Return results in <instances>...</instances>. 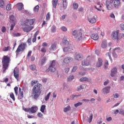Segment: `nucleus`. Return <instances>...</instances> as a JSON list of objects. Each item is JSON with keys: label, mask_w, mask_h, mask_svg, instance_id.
<instances>
[{"label": "nucleus", "mask_w": 124, "mask_h": 124, "mask_svg": "<svg viewBox=\"0 0 124 124\" xmlns=\"http://www.w3.org/2000/svg\"><path fill=\"white\" fill-rule=\"evenodd\" d=\"M34 22H35V19H27L25 20L22 24L23 31L25 32H30L33 29V26H32L34 23Z\"/></svg>", "instance_id": "obj_1"}, {"label": "nucleus", "mask_w": 124, "mask_h": 124, "mask_svg": "<svg viewBox=\"0 0 124 124\" xmlns=\"http://www.w3.org/2000/svg\"><path fill=\"white\" fill-rule=\"evenodd\" d=\"M42 89V85L39 83L35 85L32 89V94L34 95V99H37L41 94V90Z\"/></svg>", "instance_id": "obj_2"}, {"label": "nucleus", "mask_w": 124, "mask_h": 124, "mask_svg": "<svg viewBox=\"0 0 124 124\" xmlns=\"http://www.w3.org/2000/svg\"><path fill=\"white\" fill-rule=\"evenodd\" d=\"M9 62H10V57L8 56H4L2 59L3 73H5V71L8 69Z\"/></svg>", "instance_id": "obj_3"}, {"label": "nucleus", "mask_w": 124, "mask_h": 124, "mask_svg": "<svg viewBox=\"0 0 124 124\" xmlns=\"http://www.w3.org/2000/svg\"><path fill=\"white\" fill-rule=\"evenodd\" d=\"M56 64H57V62H56V61L55 60L52 61L50 62L48 69H47L46 70V72H49V71H50L51 72H55V71H56Z\"/></svg>", "instance_id": "obj_4"}, {"label": "nucleus", "mask_w": 124, "mask_h": 124, "mask_svg": "<svg viewBox=\"0 0 124 124\" xmlns=\"http://www.w3.org/2000/svg\"><path fill=\"white\" fill-rule=\"evenodd\" d=\"M27 44L26 43H21L18 46L16 50V55H18L20 52L25 51L27 48Z\"/></svg>", "instance_id": "obj_5"}, {"label": "nucleus", "mask_w": 124, "mask_h": 124, "mask_svg": "<svg viewBox=\"0 0 124 124\" xmlns=\"http://www.w3.org/2000/svg\"><path fill=\"white\" fill-rule=\"evenodd\" d=\"M23 110L25 111V112H27V113L35 114V113L37 112V110H38V107H37L36 106H35L31 108H23Z\"/></svg>", "instance_id": "obj_6"}, {"label": "nucleus", "mask_w": 124, "mask_h": 124, "mask_svg": "<svg viewBox=\"0 0 124 124\" xmlns=\"http://www.w3.org/2000/svg\"><path fill=\"white\" fill-rule=\"evenodd\" d=\"M93 32H96V34L93 33L91 35V37L92 39H93V40H97L99 38L98 35L97 34V33H98V31H100V28L99 27H95L93 29Z\"/></svg>", "instance_id": "obj_7"}, {"label": "nucleus", "mask_w": 124, "mask_h": 124, "mask_svg": "<svg viewBox=\"0 0 124 124\" xmlns=\"http://www.w3.org/2000/svg\"><path fill=\"white\" fill-rule=\"evenodd\" d=\"M111 37L113 40L119 41V30L113 31L111 34Z\"/></svg>", "instance_id": "obj_8"}, {"label": "nucleus", "mask_w": 124, "mask_h": 124, "mask_svg": "<svg viewBox=\"0 0 124 124\" xmlns=\"http://www.w3.org/2000/svg\"><path fill=\"white\" fill-rule=\"evenodd\" d=\"M19 70L17 67H16L14 70V76L16 79L18 81L20 78V74H19Z\"/></svg>", "instance_id": "obj_9"}, {"label": "nucleus", "mask_w": 124, "mask_h": 124, "mask_svg": "<svg viewBox=\"0 0 124 124\" xmlns=\"http://www.w3.org/2000/svg\"><path fill=\"white\" fill-rule=\"evenodd\" d=\"M110 1L113 2V5L115 8H118L121 5V0H110Z\"/></svg>", "instance_id": "obj_10"}, {"label": "nucleus", "mask_w": 124, "mask_h": 124, "mask_svg": "<svg viewBox=\"0 0 124 124\" xmlns=\"http://www.w3.org/2000/svg\"><path fill=\"white\" fill-rule=\"evenodd\" d=\"M112 1H106V7L108 10H112L113 9V5Z\"/></svg>", "instance_id": "obj_11"}, {"label": "nucleus", "mask_w": 124, "mask_h": 124, "mask_svg": "<svg viewBox=\"0 0 124 124\" xmlns=\"http://www.w3.org/2000/svg\"><path fill=\"white\" fill-rule=\"evenodd\" d=\"M75 38L77 41H80V40H82V38H83V33L81 32H78Z\"/></svg>", "instance_id": "obj_12"}, {"label": "nucleus", "mask_w": 124, "mask_h": 124, "mask_svg": "<svg viewBox=\"0 0 124 124\" xmlns=\"http://www.w3.org/2000/svg\"><path fill=\"white\" fill-rule=\"evenodd\" d=\"M16 7L18 11H22L24 9V4L22 2L17 3L16 4Z\"/></svg>", "instance_id": "obj_13"}, {"label": "nucleus", "mask_w": 124, "mask_h": 124, "mask_svg": "<svg viewBox=\"0 0 124 124\" xmlns=\"http://www.w3.org/2000/svg\"><path fill=\"white\" fill-rule=\"evenodd\" d=\"M24 97V93L21 88H19V93L18 94V99H22Z\"/></svg>", "instance_id": "obj_14"}, {"label": "nucleus", "mask_w": 124, "mask_h": 124, "mask_svg": "<svg viewBox=\"0 0 124 124\" xmlns=\"http://www.w3.org/2000/svg\"><path fill=\"white\" fill-rule=\"evenodd\" d=\"M83 59V55L81 54H77L75 56V59L76 61H81Z\"/></svg>", "instance_id": "obj_15"}, {"label": "nucleus", "mask_w": 124, "mask_h": 124, "mask_svg": "<svg viewBox=\"0 0 124 124\" xmlns=\"http://www.w3.org/2000/svg\"><path fill=\"white\" fill-rule=\"evenodd\" d=\"M81 64L82 66H87L88 65H90V64H91V63L90 62V61L86 59L82 61Z\"/></svg>", "instance_id": "obj_16"}, {"label": "nucleus", "mask_w": 124, "mask_h": 124, "mask_svg": "<svg viewBox=\"0 0 124 124\" xmlns=\"http://www.w3.org/2000/svg\"><path fill=\"white\" fill-rule=\"evenodd\" d=\"M117 71L118 70L117 69V67H114L111 70L110 76H111V77H114V76H115V75L117 74Z\"/></svg>", "instance_id": "obj_17"}, {"label": "nucleus", "mask_w": 124, "mask_h": 124, "mask_svg": "<svg viewBox=\"0 0 124 124\" xmlns=\"http://www.w3.org/2000/svg\"><path fill=\"white\" fill-rule=\"evenodd\" d=\"M72 61H73V59H72V58L67 57L64 59L63 62L65 63H69V62H72Z\"/></svg>", "instance_id": "obj_18"}, {"label": "nucleus", "mask_w": 124, "mask_h": 124, "mask_svg": "<svg viewBox=\"0 0 124 124\" xmlns=\"http://www.w3.org/2000/svg\"><path fill=\"white\" fill-rule=\"evenodd\" d=\"M110 89L111 87L110 86L105 87L104 89H103L102 92L103 93H110Z\"/></svg>", "instance_id": "obj_19"}, {"label": "nucleus", "mask_w": 124, "mask_h": 124, "mask_svg": "<svg viewBox=\"0 0 124 124\" xmlns=\"http://www.w3.org/2000/svg\"><path fill=\"white\" fill-rule=\"evenodd\" d=\"M102 62H103L102 59L99 58L97 62H96V66H97V67H100V66H102V64H103Z\"/></svg>", "instance_id": "obj_20"}, {"label": "nucleus", "mask_w": 124, "mask_h": 124, "mask_svg": "<svg viewBox=\"0 0 124 124\" xmlns=\"http://www.w3.org/2000/svg\"><path fill=\"white\" fill-rule=\"evenodd\" d=\"M88 21L91 24H94L96 22V19L94 16L92 17H89Z\"/></svg>", "instance_id": "obj_21"}, {"label": "nucleus", "mask_w": 124, "mask_h": 124, "mask_svg": "<svg viewBox=\"0 0 124 124\" xmlns=\"http://www.w3.org/2000/svg\"><path fill=\"white\" fill-rule=\"evenodd\" d=\"M62 43L63 45H66L67 46H68V45H69V42H68V41H67V40L66 39V37L64 36L63 37Z\"/></svg>", "instance_id": "obj_22"}, {"label": "nucleus", "mask_w": 124, "mask_h": 124, "mask_svg": "<svg viewBox=\"0 0 124 124\" xmlns=\"http://www.w3.org/2000/svg\"><path fill=\"white\" fill-rule=\"evenodd\" d=\"M102 7V4H100V3L97 2V5L95 6V8L96 9H97L98 11H101V9L100 8H101Z\"/></svg>", "instance_id": "obj_23"}, {"label": "nucleus", "mask_w": 124, "mask_h": 124, "mask_svg": "<svg viewBox=\"0 0 124 124\" xmlns=\"http://www.w3.org/2000/svg\"><path fill=\"white\" fill-rule=\"evenodd\" d=\"M101 47L103 49H105L107 47V43L106 41H103L101 44Z\"/></svg>", "instance_id": "obj_24"}, {"label": "nucleus", "mask_w": 124, "mask_h": 124, "mask_svg": "<svg viewBox=\"0 0 124 124\" xmlns=\"http://www.w3.org/2000/svg\"><path fill=\"white\" fill-rule=\"evenodd\" d=\"M58 1H59V0H53L52 5L54 8L57 7V5H58Z\"/></svg>", "instance_id": "obj_25"}, {"label": "nucleus", "mask_w": 124, "mask_h": 124, "mask_svg": "<svg viewBox=\"0 0 124 124\" xmlns=\"http://www.w3.org/2000/svg\"><path fill=\"white\" fill-rule=\"evenodd\" d=\"M63 0V8L65 9L67 7V0Z\"/></svg>", "instance_id": "obj_26"}, {"label": "nucleus", "mask_w": 124, "mask_h": 124, "mask_svg": "<svg viewBox=\"0 0 124 124\" xmlns=\"http://www.w3.org/2000/svg\"><path fill=\"white\" fill-rule=\"evenodd\" d=\"M79 81L80 82H88L89 81V78H80Z\"/></svg>", "instance_id": "obj_27"}, {"label": "nucleus", "mask_w": 124, "mask_h": 124, "mask_svg": "<svg viewBox=\"0 0 124 124\" xmlns=\"http://www.w3.org/2000/svg\"><path fill=\"white\" fill-rule=\"evenodd\" d=\"M57 49V44L53 43L51 44L50 50H56Z\"/></svg>", "instance_id": "obj_28"}, {"label": "nucleus", "mask_w": 124, "mask_h": 124, "mask_svg": "<svg viewBox=\"0 0 124 124\" xmlns=\"http://www.w3.org/2000/svg\"><path fill=\"white\" fill-rule=\"evenodd\" d=\"M45 109H46V106L45 105H42L40 108V111L42 113L45 112Z\"/></svg>", "instance_id": "obj_29"}, {"label": "nucleus", "mask_w": 124, "mask_h": 124, "mask_svg": "<svg viewBox=\"0 0 124 124\" xmlns=\"http://www.w3.org/2000/svg\"><path fill=\"white\" fill-rule=\"evenodd\" d=\"M10 18V20L11 21V22L12 23H14V21H15L16 22V19L14 17V16L13 15H11L9 17Z\"/></svg>", "instance_id": "obj_30"}, {"label": "nucleus", "mask_w": 124, "mask_h": 124, "mask_svg": "<svg viewBox=\"0 0 124 124\" xmlns=\"http://www.w3.org/2000/svg\"><path fill=\"white\" fill-rule=\"evenodd\" d=\"M63 51L64 52H68L69 51H71V48H70V46L65 47L63 48Z\"/></svg>", "instance_id": "obj_31"}, {"label": "nucleus", "mask_w": 124, "mask_h": 124, "mask_svg": "<svg viewBox=\"0 0 124 124\" xmlns=\"http://www.w3.org/2000/svg\"><path fill=\"white\" fill-rule=\"evenodd\" d=\"M39 10V5H37L36 6L34 7L33 8V11L35 13L38 12Z\"/></svg>", "instance_id": "obj_32"}, {"label": "nucleus", "mask_w": 124, "mask_h": 124, "mask_svg": "<svg viewBox=\"0 0 124 124\" xmlns=\"http://www.w3.org/2000/svg\"><path fill=\"white\" fill-rule=\"evenodd\" d=\"M30 67L31 70H32L33 71H35V70H36V66L34 64L31 65Z\"/></svg>", "instance_id": "obj_33"}, {"label": "nucleus", "mask_w": 124, "mask_h": 124, "mask_svg": "<svg viewBox=\"0 0 124 124\" xmlns=\"http://www.w3.org/2000/svg\"><path fill=\"white\" fill-rule=\"evenodd\" d=\"M124 38V33H120L118 35V41L122 39V38Z\"/></svg>", "instance_id": "obj_34"}, {"label": "nucleus", "mask_w": 124, "mask_h": 124, "mask_svg": "<svg viewBox=\"0 0 124 124\" xmlns=\"http://www.w3.org/2000/svg\"><path fill=\"white\" fill-rule=\"evenodd\" d=\"M16 25V21H14V22H12L11 25L10 31H13V29H14V27H15Z\"/></svg>", "instance_id": "obj_35"}, {"label": "nucleus", "mask_w": 124, "mask_h": 124, "mask_svg": "<svg viewBox=\"0 0 124 124\" xmlns=\"http://www.w3.org/2000/svg\"><path fill=\"white\" fill-rule=\"evenodd\" d=\"M70 109H71L70 106H68L67 107L64 108L63 111L65 112H67V111H70Z\"/></svg>", "instance_id": "obj_36"}, {"label": "nucleus", "mask_w": 124, "mask_h": 124, "mask_svg": "<svg viewBox=\"0 0 124 124\" xmlns=\"http://www.w3.org/2000/svg\"><path fill=\"white\" fill-rule=\"evenodd\" d=\"M0 7L3 8L4 7V1L3 0H0Z\"/></svg>", "instance_id": "obj_37"}, {"label": "nucleus", "mask_w": 124, "mask_h": 124, "mask_svg": "<svg viewBox=\"0 0 124 124\" xmlns=\"http://www.w3.org/2000/svg\"><path fill=\"white\" fill-rule=\"evenodd\" d=\"M50 95H51V92H49L46 96H45V100L46 101H47L49 98H50Z\"/></svg>", "instance_id": "obj_38"}, {"label": "nucleus", "mask_w": 124, "mask_h": 124, "mask_svg": "<svg viewBox=\"0 0 124 124\" xmlns=\"http://www.w3.org/2000/svg\"><path fill=\"white\" fill-rule=\"evenodd\" d=\"M11 49V47L10 46H7V47H5L3 48V51L4 52H6L7 51H9Z\"/></svg>", "instance_id": "obj_39"}, {"label": "nucleus", "mask_w": 124, "mask_h": 124, "mask_svg": "<svg viewBox=\"0 0 124 124\" xmlns=\"http://www.w3.org/2000/svg\"><path fill=\"white\" fill-rule=\"evenodd\" d=\"M10 96L14 101H15V96H14V93H10Z\"/></svg>", "instance_id": "obj_40"}, {"label": "nucleus", "mask_w": 124, "mask_h": 124, "mask_svg": "<svg viewBox=\"0 0 124 124\" xmlns=\"http://www.w3.org/2000/svg\"><path fill=\"white\" fill-rule=\"evenodd\" d=\"M74 79V76H70L67 78V81L70 82V81H72Z\"/></svg>", "instance_id": "obj_41"}, {"label": "nucleus", "mask_w": 124, "mask_h": 124, "mask_svg": "<svg viewBox=\"0 0 124 124\" xmlns=\"http://www.w3.org/2000/svg\"><path fill=\"white\" fill-rule=\"evenodd\" d=\"M119 114H120V115H122V116H124V110L123 109H120L119 110Z\"/></svg>", "instance_id": "obj_42"}, {"label": "nucleus", "mask_w": 124, "mask_h": 124, "mask_svg": "<svg viewBox=\"0 0 124 124\" xmlns=\"http://www.w3.org/2000/svg\"><path fill=\"white\" fill-rule=\"evenodd\" d=\"M6 10H10L11 9V4H8L6 7Z\"/></svg>", "instance_id": "obj_43"}, {"label": "nucleus", "mask_w": 124, "mask_h": 124, "mask_svg": "<svg viewBox=\"0 0 124 124\" xmlns=\"http://www.w3.org/2000/svg\"><path fill=\"white\" fill-rule=\"evenodd\" d=\"M14 91L16 95H18V87L16 86L14 88Z\"/></svg>", "instance_id": "obj_44"}, {"label": "nucleus", "mask_w": 124, "mask_h": 124, "mask_svg": "<svg viewBox=\"0 0 124 124\" xmlns=\"http://www.w3.org/2000/svg\"><path fill=\"white\" fill-rule=\"evenodd\" d=\"M84 89V86L83 85H80L77 87V91H81V90H83Z\"/></svg>", "instance_id": "obj_45"}, {"label": "nucleus", "mask_w": 124, "mask_h": 124, "mask_svg": "<svg viewBox=\"0 0 124 124\" xmlns=\"http://www.w3.org/2000/svg\"><path fill=\"white\" fill-rule=\"evenodd\" d=\"M37 83V80H32L31 81V85L32 87H33V86H34V85H35V84H36Z\"/></svg>", "instance_id": "obj_46"}, {"label": "nucleus", "mask_w": 124, "mask_h": 124, "mask_svg": "<svg viewBox=\"0 0 124 124\" xmlns=\"http://www.w3.org/2000/svg\"><path fill=\"white\" fill-rule=\"evenodd\" d=\"M83 104V103L78 102L74 105L75 107H78V106H81Z\"/></svg>", "instance_id": "obj_47"}, {"label": "nucleus", "mask_w": 124, "mask_h": 124, "mask_svg": "<svg viewBox=\"0 0 124 124\" xmlns=\"http://www.w3.org/2000/svg\"><path fill=\"white\" fill-rule=\"evenodd\" d=\"M27 43L29 44V45H31V38H28Z\"/></svg>", "instance_id": "obj_48"}, {"label": "nucleus", "mask_w": 124, "mask_h": 124, "mask_svg": "<svg viewBox=\"0 0 124 124\" xmlns=\"http://www.w3.org/2000/svg\"><path fill=\"white\" fill-rule=\"evenodd\" d=\"M73 6L74 9H77V8H78V4L77 3H74L73 5Z\"/></svg>", "instance_id": "obj_49"}, {"label": "nucleus", "mask_w": 124, "mask_h": 124, "mask_svg": "<svg viewBox=\"0 0 124 124\" xmlns=\"http://www.w3.org/2000/svg\"><path fill=\"white\" fill-rule=\"evenodd\" d=\"M45 62H46V58H44L41 60V64L42 65L45 63Z\"/></svg>", "instance_id": "obj_50"}, {"label": "nucleus", "mask_w": 124, "mask_h": 124, "mask_svg": "<svg viewBox=\"0 0 124 124\" xmlns=\"http://www.w3.org/2000/svg\"><path fill=\"white\" fill-rule=\"evenodd\" d=\"M78 68V67L77 66H74L72 69V72H75V71L77 70Z\"/></svg>", "instance_id": "obj_51"}, {"label": "nucleus", "mask_w": 124, "mask_h": 124, "mask_svg": "<svg viewBox=\"0 0 124 124\" xmlns=\"http://www.w3.org/2000/svg\"><path fill=\"white\" fill-rule=\"evenodd\" d=\"M61 30L62 31H67V28H66V27H65L63 26L61 28Z\"/></svg>", "instance_id": "obj_52"}, {"label": "nucleus", "mask_w": 124, "mask_h": 124, "mask_svg": "<svg viewBox=\"0 0 124 124\" xmlns=\"http://www.w3.org/2000/svg\"><path fill=\"white\" fill-rule=\"evenodd\" d=\"M46 19L47 21L50 20V13H48L46 16Z\"/></svg>", "instance_id": "obj_53"}, {"label": "nucleus", "mask_w": 124, "mask_h": 124, "mask_svg": "<svg viewBox=\"0 0 124 124\" xmlns=\"http://www.w3.org/2000/svg\"><path fill=\"white\" fill-rule=\"evenodd\" d=\"M41 52H42V53H46V48L45 47H42L41 49Z\"/></svg>", "instance_id": "obj_54"}, {"label": "nucleus", "mask_w": 124, "mask_h": 124, "mask_svg": "<svg viewBox=\"0 0 124 124\" xmlns=\"http://www.w3.org/2000/svg\"><path fill=\"white\" fill-rule=\"evenodd\" d=\"M38 117L39 118H43V114L41 112H38L37 114Z\"/></svg>", "instance_id": "obj_55"}, {"label": "nucleus", "mask_w": 124, "mask_h": 124, "mask_svg": "<svg viewBox=\"0 0 124 124\" xmlns=\"http://www.w3.org/2000/svg\"><path fill=\"white\" fill-rule=\"evenodd\" d=\"M1 31L2 32H5L6 31V28L5 27L3 26L2 27Z\"/></svg>", "instance_id": "obj_56"}, {"label": "nucleus", "mask_w": 124, "mask_h": 124, "mask_svg": "<svg viewBox=\"0 0 124 124\" xmlns=\"http://www.w3.org/2000/svg\"><path fill=\"white\" fill-rule=\"evenodd\" d=\"M117 50V52H119V51H121V47H116L113 49V52H115Z\"/></svg>", "instance_id": "obj_57"}, {"label": "nucleus", "mask_w": 124, "mask_h": 124, "mask_svg": "<svg viewBox=\"0 0 124 124\" xmlns=\"http://www.w3.org/2000/svg\"><path fill=\"white\" fill-rule=\"evenodd\" d=\"M93 114H91L90 117L89 123H91L92 121H93Z\"/></svg>", "instance_id": "obj_58"}, {"label": "nucleus", "mask_w": 124, "mask_h": 124, "mask_svg": "<svg viewBox=\"0 0 124 124\" xmlns=\"http://www.w3.org/2000/svg\"><path fill=\"white\" fill-rule=\"evenodd\" d=\"M32 42H33V43H34V42H36V37H34L33 36V37L32 39Z\"/></svg>", "instance_id": "obj_59"}, {"label": "nucleus", "mask_w": 124, "mask_h": 124, "mask_svg": "<svg viewBox=\"0 0 124 124\" xmlns=\"http://www.w3.org/2000/svg\"><path fill=\"white\" fill-rule=\"evenodd\" d=\"M108 64H109V63H108V61H106L105 65H104L105 68H107V66Z\"/></svg>", "instance_id": "obj_60"}, {"label": "nucleus", "mask_w": 124, "mask_h": 124, "mask_svg": "<svg viewBox=\"0 0 124 124\" xmlns=\"http://www.w3.org/2000/svg\"><path fill=\"white\" fill-rule=\"evenodd\" d=\"M69 69L70 68L68 67L65 68L64 70L65 73H68V72H69Z\"/></svg>", "instance_id": "obj_61"}, {"label": "nucleus", "mask_w": 124, "mask_h": 124, "mask_svg": "<svg viewBox=\"0 0 124 124\" xmlns=\"http://www.w3.org/2000/svg\"><path fill=\"white\" fill-rule=\"evenodd\" d=\"M120 95H119L118 93H115V94H113V96L114 97V98H118L119 97V96Z\"/></svg>", "instance_id": "obj_62"}, {"label": "nucleus", "mask_w": 124, "mask_h": 124, "mask_svg": "<svg viewBox=\"0 0 124 124\" xmlns=\"http://www.w3.org/2000/svg\"><path fill=\"white\" fill-rule=\"evenodd\" d=\"M78 32H77V31H76V30H75V31H73V32L72 33V34H73V35L75 36V35H76V34H77V33H78Z\"/></svg>", "instance_id": "obj_63"}, {"label": "nucleus", "mask_w": 124, "mask_h": 124, "mask_svg": "<svg viewBox=\"0 0 124 124\" xmlns=\"http://www.w3.org/2000/svg\"><path fill=\"white\" fill-rule=\"evenodd\" d=\"M120 27L122 29V30H123L124 31V24L122 23L120 24Z\"/></svg>", "instance_id": "obj_64"}]
</instances>
